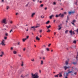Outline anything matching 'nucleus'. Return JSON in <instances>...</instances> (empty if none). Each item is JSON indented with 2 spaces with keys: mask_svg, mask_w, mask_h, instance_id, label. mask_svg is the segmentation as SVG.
<instances>
[{
  "mask_svg": "<svg viewBox=\"0 0 78 78\" xmlns=\"http://www.w3.org/2000/svg\"><path fill=\"white\" fill-rule=\"evenodd\" d=\"M17 45H20V42H18L17 43Z\"/></svg>",
  "mask_w": 78,
  "mask_h": 78,
  "instance_id": "17",
  "label": "nucleus"
},
{
  "mask_svg": "<svg viewBox=\"0 0 78 78\" xmlns=\"http://www.w3.org/2000/svg\"><path fill=\"white\" fill-rule=\"evenodd\" d=\"M5 39L6 40V39H7V37H4Z\"/></svg>",
  "mask_w": 78,
  "mask_h": 78,
  "instance_id": "62",
  "label": "nucleus"
},
{
  "mask_svg": "<svg viewBox=\"0 0 78 78\" xmlns=\"http://www.w3.org/2000/svg\"><path fill=\"white\" fill-rule=\"evenodd\" d=\"M65 78H68V77H67V76H65Z\"/></svg>",
  "mask_w": 78,
  "mask_h": 78,
  "instance_id": "64",
  "label": "nucleus"
},
{
  "mask_svg": "<svg viewBox=\"0 0 78 78\" xmlns=\"http://www.w3.org/2000/svg\"><path fill=\"white\" fill-rule=\"evenodd\" d=\"M22 70H21L19 72V73L20 74L21 73H22Z\"/></svg>",
  "mask_w": 78,
  "mask_h": 78,
  "instance_id": "23",
  "label": "nucleus"
},
{
  "mask_svg": "<svg viewBox=\"0 0 78 78\" xmlns=\"http://www.w3.org/2000/svg\"><path fill=\"white\" fill-rule=\"evenodd\" d=\"M69 13L70 15L72 14V12H69Z\"/></svg>",
  "mask_w": 78,
  "mask_h": 78,
  "instance_id": "34",
  "label": "nucleus"
},
{
  "mask_svg": "<svg viewBox=\"0 0 78 78\" xmlns=\"http://www.w3.org/2000/svg\"><path fill=\"white\" fill-rule=\"evenodd\" d=\"M55 17V15H52L49 16V18L50 19H52V17Z\"/></svg>",
  "mask_w": 78,
  "mask_h": 78,
  "instance_id": "6",
  "label": "nucleus"
},
{
  "mask_svg": "<svg viewBox=\"0 0 78 78\" xmlns=\"http://www.w3.org/2000/svg\"><path fill=\"white\" fill-rule=\"evenodd\" d=\"M29 38V36H27L26 37V39H28Z\"/></svg>",
  "mask_w": 78,
  "mask_h": 78,
  "instance_id": "45",
  "label": "nucleus"
},
{
  "mask_svg": "<svg viewBox=\"0 0 78 78\" xmlns=\"http://www.w3.org/2000/svg\"><path fill=\"white\" fill-rule=\"evenodd\" d=\"M28 5H29V3H28V4H27L25 6L27 7V6H28Z\"/></svg>",
  "mask_w": 78,
  "mask_h": 78,
  "instance_id": "33",
  "label": "nucleus"
},
{
  "mask_svg": "<svg viewBox=\"0 0 78 78\" xmlns=\"http://www.w3.org/2000/svg\"><path fill=\"white\" fill-rule=\"evenodd\" d=\"M36 40H38V41H39L40 40V38H39L37 36L36 37Z\"/></svg>",
  "mask_w": 78,
  "mask_h": 78,
  "instance_id": "9",
  "label": "nucleus"
},
{
  "mask_svg": "<svg viewBox=\"0 0 78 78\" xmlns=\"http://www.w3.org/2000/svg\"><path fill=\"white\" fill-rule=\"evenodd\" d=\"M39 26H37L35 27V28H38V27H39Z\"/></svg>",
  "mask_w": 78,
  "mask_h": 78,
  "instance_id": "36",
  "label": "nucleus"
},
{
  "mask_svg": "<svg viewBox=\"0 0 78 78\" xmlns=\"http://www.w3.org/2000/svg\"><path fill=\"white\" fill-rule=\"evenodd\" d=\"M62 76V74L60 75L59 76V77H61V76Z\"/></svg>",
  "mask_w": 78,
  "mask_h": 78,
  "instance_id": "52",
  "label": "nucleus"
},
{
  "mask_svg": "<svg viewBox=\"0 0 78 78\" xmlns=\"http://www.w3.org/2000/svg\"><path fill=\"white\" fill-rule=\"evenodd\" d=\"M73 43L74 44H76V40H75L73 41Z\"/></svg>",
  "mask_w": 78,
  "mask_h": 78,
  "instance_id": "19",
  "label": "nucleus"
},
{
  "mask_svg": "<svg viewBox=\"0 0 78 78\" xmlns=\"http://www.w3.org/2000/svg\"><path fill=\"white\" fill-rule=\"evenodd\" d=\"M51 44H49L48 45V47H50V45H51Z\"/></svg>",
  "mask_w": 78,
  "mask_h": 78,
  "instance_id": "53",
  "label": "nucleus"
},
{
  "mask_svg": "<svg viewBox=\"0 0 78 78\" xmlns=\"http://www.w3.org/2000/svg\"><path fill=\"white\" fill-rule=\"evenodd\" d=\"M13 53L14 54H17V51H13Z\"/></svg>",
  "mask_w": 78,
  "mask_h": 78,
  "instance_id": "12",
  "label": "nucleus"
},
{
  "mask_svg": "<svg viewBox=\"0 0 78 78\" xmlns=\"http://www.w3.org/2000/svg\"><path fill=\"white\" fill-rule=\"evenodd\" d=\"M8 9H9V7H8V6H7V7L6 9L8 10Z\"/></svg>",
  "mask_w": 78,
  "mask_h": 78,
  "instance_id": "56",
  "label": "nucleus"
},
{
  "mask_svg": "<svg viewBox=\"0 0 78 78\" xmlns=\"http://www.w3.org/2000/svg\"><path fill=\"white\" fill-rule=\"evenodd\" d=\"M71 72H72V71H69L68 73H71Z\"/></svg>",
  "mask_w": 78,
  "mask_h": 78,
  "instance_id": "43",
  "label": "nucleus"
},
{
  "mask_svg": "<svg viewBox=\"0 0 78 78\" xmlns=\"http://www.w3.org/2000/svg\"><path fill=\"white\" fill-rule=\"evenodd\" d=\"M68 31H69V30H66L65 32L66 34H67V32H68Z\"/></svg>",
  "mask_w": 78,
  "mask_h": 78,
  "instance_id": "22",
  "label": "nucleus"
},
{
  "mask_svg": "<svg viewBox=\"0 0 78 78\" xmlns=\"http://www.w3.org/2000/svg\"><path fill=\"white\" fill-rule=\"evenodd\" d=\"M41 18L42 19H43V18H44V16H41Z\"/></svg>",
  "mask_w": 78,
  "mask_h": 78,
  "instance_id": "29",
  "label": "nucleus"
},
{
  "mask_svg": "<svg viewBox=\"0 0 78 78\" xmlns=\"http://www.w3.org/2000/svg\"><path fill=\"white\" fill-rule=\"evenodd\" d=\"M76 21L75 20H74L71 22H73V23H75Z\"/></svg>",
  "mask_w": 78,
  "mask_h": 78,
  "instance_id": "13",
  "label": "nucleus"
},
{
  "mask_svg": "<svg viewBox=\"0 0 78 78\" xmlns=\"http://www.w3.org/2000/svg\"><path fill=\"white\" fill-rule=\"evenodd\" d=\"M21 66H23V62H22V64L21 65Z\"/></svg>",
  "mask_w": 78,
  "mask_h": 78,
  "instance_id": "42",
  "label": "nucleus"
},
{
  "mask_svg": "<svg viewBox=\"0 0 78 78\" xmlns=\"http://www.w3.org/2000/svg\"><path fill=\"white\" fill-rule=\"evenodd\" d=\"M46 27H47V29H49V28H50L51 27V26L49 25V26H47Z\"/></svg>",
  "mask_w": 78,
  "mask_h": 78,
  "instance_id": "8",
  "label": "nucleus"
},
{
  "mask_svg": "<svg viewBox=\"0 0 78 78\" xmlns=\"http://www.w3.org/2000/svg\"><path fill=\"white\" fill-rule=\"evenodd\" d=\"M71 23L72 25H74V26H75V23H74L71 22Z\"/></svg>",
  "mask_w": 78,
  "mask_h": 78,
  "instance_id": "21",
  "label": "nucleus"
},
{
  "mask_svg": "<svg viewBox=\"0 0 78 78\" xmlns=\"http://www.w3.org/2000/svg\"><path fill=\"white\" fill-rule=\"evenodd\" d=\"M43 47H46L47 46L45 45H43Z\"/></svg>",
  "mask_w": 78,
  "mask_h": 78,
  "instance_id": "40",
  "label": "nucleus"
},
{
  "mask_svg": "<svg viewBox=\"0 0 78 78\" xmlns=\"http://www.w3.org/2000/svg\"><path fill=\"white\" fill-rule=\"evenodd\" d=\"M76 73H77V72H75L74 73V75H76Z\"/></svg>",
  "mask_w": 78,
  "mask_h": 78,
  "instance_id": "63",
  "label": "nucleus"
},
{
  "mask_svg": "<svg viewBox=\"0 0 78 78\" xmlns=\"http://www.w3.org/2000/svg\"><path fill=\"white\" fill-rule=\"evenodd\" d=\"M62 26V24H60L58 26L59 28L58 29V30H61V29L62 28V27H61Z\"/></svg>",
  "mask_w": 78,
  "mask_h": 78,
  "instance_id": "4",
  "label": "nucleus"
},
{
  "mask_svg": "<svg viewBox=\"0 0 78 78\" xmlns=\"http://www.w3.org/2000/svg\"><path fill=\"white\" fill-rule=\"evenodd\" d=\"M10 23L11 24H12V21H11L10 22Z\"/></svg>",
  "mask_w": 78,
  "mask_h": 78,
  "instance_id": "47",
  "label": "nucleus"
},
{
  "mask_svg": "<svg viewBox=\"0 0 78 78\" xmlns=\"http://www.w3.org/2000/svg\"><path fill=\"white\" fill-rule=\"evenodd\" d=\"M46 50H47V51H49V50H49V48H47Z\"/></svg>",
  "mask_w": 78,
  "mask_h": 78,
  "instance_id": "39",
  "label": "nucleus"
},
{
  "mask_svg": "<svg viewBox=\"0 0 78 78\" xmlns=\"http://www.w3.org/2000/svg\"><path fill=\"white\" fill-rule=\"evenodd\" d=\"M71 12H72V14H74V13H75V11Z\"/></svg>",
  "mask_w": 78,
  "mask_h": 78,
  "instance_id": "41",
  "label": "nucleus"
},
{
  "mask_svg": "<svg viewBox=\"0 0 78 78\" xmlns=\"http://www.w3.org/2000/svg\"><path fill=\"white\" fill-rule=\"evenodd\" d=\"M21 77H22V78H25V76H22V75L21 76Z\"/></svg>",
  "mask_w": 78,
  "mask_h": 78,
  "instance_id": "50",
  "label": "nucleus"
},
{
  "mask_svg": "<svg viewBox=\"0 0 78 78\" xmlns=\"http://www.w3.org/2000/svg\"><path fill=\"white\" fill-rule=\"evenodd\" d=\"M50 31H51V30L49 29H48V30L47 31V32L48 33H49V32H50Z\"/></svg>",
  "mask_w": 78,
  "mask_h": 78,
  "instance_id": "25",
  "label": "nucleus"
},
{
  "mask_svg": "<svg viewBox=\"0 0 78 78\" xmlns=\"http://www.w3.org/2000/svg\"><path fill=\"white\" fill-rule=\"evenodd\" d=\"M73 63L74 65H76V64H77V62H73Z\"/></svg>",
  "mask_w": 78,
  "mask_h": 78,
  "instance_id": "16",
  "label": "nucleus"
},
{
  "mask_svg": "<svg viewBox=\"0 0 78 78\" xmlns=\"http://www.w3.org/2000/svg\"><path fill=\"white\" fill-rule=\"evenodd\" d=\"M26 40H27V38H23V41L25 42Z\"/></svg>",
  "mask_w": 78,
  "mask_h": 78,
  "instance_id": "11",
  "label": "nucleus"
},
{
  "mask_svg": "<svg viewBox=\"0 0 78 78\" xmlns=\"http://www.w3.org/2000/svg\"><path fill=\"white\" fill-rule=\"evenodd\" d=\"M77 56H78V52L77 53V55L76 56V59H78V57Z\"/></svg>",
  "mask_w": 78,
  "mask_h": 78,
  "instance_id": "55",
  "label": "nucleus"
},
{
  "mask_svg": "<svg viewBox=\"0 0 78 78\" xmlns=\"http://www.w3.org/2000/svg\"><path fill=\"white\" fill-rule=\"evenodd\" d=\"M0 57H2V56H3V55L2 54V55H0Z\"/></svg>",
  "mask_w": 78,
  "mask_h": 78,
  "instance_id": "61",
  "label": "nucleus"
},
{
  "mask_svg": "<svg viewBox=\"0 0 78 78\" xmlns=\"http://www.w3.org/2000/svg\"><path fill=\"white\" fill-rule=\"evenodd\" d=\"M44 6V5L43 4H41L40 5V6L41 7H43V6Z\"/></svg>",
  "mask_w": 78,
  "mask_h": 78,
  "instance_id": "37",
  "label": "nucleus"
},
{
  "mask_svg": "<svg viewBox=\"0 0 78 78\" xmlns=\"http://www.w3.org/2000/svg\"><path fill=\"white\" fill-rule=\"evenodd\" d=\"M53 5H56V2H54L53 3Z\"/></svg>",
  "mask_w": 78,
  "mask_h": 78,
  "instance_id": "48",
  "label": "nucleus"
},
{
  "mask_svg": "<svg viewBox=\"0 0 78 78\" xmlns=\"http://www.w3.org/2000/svg\"><path fill=\"white\" fill-rule=\"evenodd\" d=\"M67 14V12H64V14Z\"/></svg>",
  "mask_w": 78,
  "mask_h": 78,
  "instance_id": "58",
  "label": "nucleus"
},
{
  "mask_svg": "<svg viewBox=\"0 0 78 78\" xmlns=\"http://www.w3.org/2000/svg\"><path fill=\"white\" fill-rule=\"evenodd\" d=\"M61 15V13H60L59 15L56 14L55 16V17L56 18L59 17V16H60Z\"/></svg>",
  "mask_w": 78,
  "mask_h": 78,
  "instance_id": "5",
  "label": "nucleus"
},
{
  "mask_svg": "<svg viewBox=\"0 0 78 78\" xmlns=\"http://www.w3.org/2000/svg\"><path fill=\"white\" fill-rule=\"evenodd\" d=\"M66 66H67V65H68V62L66 61Z\"/></svg>",
  "mask_w": 78,
  "mask_h": 78,
  "instance_id": "30",
  "label": "nucleus"
},
{
  "mask_svg": "<svg viewBox=\"0 0 78 78\" xmlns=\"http://www.w3.org/2000/svg\"><path fill=\"white\" fill-rule=\"evenodd\" d=\"M41 53L42 54H43V53H44V51H41Z\"/></svg>",
  "mask_w": 78,
  "mask_h": 78,
  "instance_id": "51",
  "label": "nucleus"
},
{
  "mask_svg": "<svg viewBox=\"0 0 78 78\" xmlns=\"http://www.w3.org/2000/svg\"><path fill=\"white\" fill-rule=\"evenodd\" d=\"M5 35L6 36H8V33H6L5 34Z\"/></svg>",
  "mask_w": 78,
  "mask_h": 78,
  "instance_id": "24",
  "label": "nucleus"
},
{
  "mask_svg": "<svg viewBox=\"0 0 78 78\" xmlns=\"http://www.w3.org/2000/svg\"><path fill=\"white\" fill-rule=\"evenodd\" d=\"M26 49L25 48H24L23 49V51H25Z\"/></svg>",
  "mask_w": 78,
  "mask_h": 78,
  "instance_id": "59",
  "label": "nucleus"
},
{
  "mask_svg": "<svg viewBox=\"0 0 78 78\" xmlns=\"http://www.w3.org/2000/svg\"><path fill=\"white\" fill-rule=\"evenodd\" d=\"M69 16H68L67 17V20H69Z\"/></svg>",
  "mask_w": 78,
  "mask_h": 78,
  "instance_id": "54",
  "label": "nucleus"
},
{
  "mask_svg": "<svg viewBox=\"0 0 78 78\" xmlns=\"http://www.w3.org/2000/svg\"><path fill=\"white\" fill-rule=\"evenodd\" d=\"M31 28H34V29H35V27H34H34H31Z\"/></svg>",
  "mask_w": 78,
  "mask_h": 78,
  "instance_id": "38",
  "label": "nucleus"
},
{
  "mask_svg": "<svg viewBox=\"0 0 78 78\" xmlns=\"http://www.w3.org/2000/svg\"><path fill=\"white\" fill-rule=\"evenodd\" d=\"M18 56H19V57H21V55L19 54Z\"/></svg>",
  "mask_w": 78,
  "mask_h": 78,
  "instance_id": "60",
  "label": "nucleus"
},
{
  "mask_svg": "<svg viewBox=\"0 0 78 78\" xmlns=\"http://www.w3.org/2000/svg\"><path fill=\"white\" fill-rule=\"evenodd\" d=\"M31 75L32 78H38L39 76L37 75V73H36L35 74H34L33 73H32Z\"/></svg>",
  "mask_w": 78,
  "mask_h": 78,
  "instance_id": "1",
  "label": "nucleus"
},
{
  "mask_svg": "<svg viewBox=\"0 0 78 78\" xmlns=\"http://www.w3.org/2000/svg\"><path fill=\"white\" fill-rule=\"evenodd\" d=\"M1 53H2V55H4V52L3 51H2V52H1Z\"/></svg>",
  "mask_w": 78,
  "mask_h": 78,
  "instance_id": "57",
  "label": "nucleus"
},
{
  "mask_svg": "<svg viewBox=\"0 0 78 78\" xmlns=\"http://www.w3.org/2000/svg\"><path fill=\"white\" fill-rule=\"evenodd\" d=\"M43 63H44V62H43V61L42 60L41 62V64H43Z\"/></svg>",
  "mask_w": 78,
  "mask_h": 78,
  "instance_id": "28",
  "label": "nucleus"
},
{
  "mask_svg": "<svg viewBox=\"0 0 78 78\" xmlns=\"http://www.w3.org/2000/svg\"><path fill=\"white\" fill-rule=\"evenodd\" d=\"M58 75H55V76H55V77H58Z\"/></svg>",
  "mask_w": 78,
  "mask_h": 78,
  "instance_id": "27",
  "label": "nucleus"
},
{
  "mask_svg": "<svg viewBox=\"0 0 78 78\" xmlns=\"http://www.w3.org/2000/svg\"><path fill=\"white\" fill-rule=\"evenodd\" d=\"M1 44L2 45L5 46L6 44H5V40H3L2 41V42Z\"/></svg>",
  "mask_w": 78,
  "mask_h": 78,
  "instance_id": "3",
  "label": "nucleus"
},
{
  "mask_svg": "<svg viewBox=\"0 0 78 78\" xmlns=\"http://www.w3.org/2000/svg\"><path fill=\"white\" fill-rule=\"evenodd\" d=\"M42 30H40V33H42Z\"/></svg>",
  "mask_w": 78,
  "mask_h": 78,
  "instance_id": "32",
  "label": "nucleus"
},
{
  "mask_svg": "<svg viewBox=\"0 0 78 78\" xmlns=\"http://www.w3.org/2000/svg\"><path fill=\"white\" fill-rule=\"evenodd\" d=\"M11 32H12V29H11V30L10 31V33H11Z\"/></svg>",
  "mask_w": 78,
  "mask_h": 78,
  "instance_id": "49",
  "label": "nucleus"
},
{
  "mask_svg": "<svg viewBox=\"0 0 78 78\" xmlns=\"http://www.w3.org/2000/svg\"><path fill=\"white\" fill-rule=\"evenodd\" d=\"M64 68L65 69V70H66V69H68V68H70V67L68 66L67 67L66 66H64Z\"/></svg>",
  "mask_w": 78,
  "mask_h": 78,
  "instance_id": "7",
  "label": "nucleus"
},
{
  "mask_svg": "<svg viewBox=\"0 0 78 78\" xmlns=\"http://www.w3.org/2000/svg\"><path fill=\"white\" fill-rule=\"evenodd\" d=\"M35 14H36V13H33L31 15V17H33L35 15Z\"/></svg>",
  "mask_w": 78,
  "mask_h": 78,
  "instance_id": "10",
  "label": "nucleus"
},
{
  "mask_svg": "<svg viewBox=\"0 0 78 78\" xmlns=\"http://www.w3.org/2000/svg\"><path fill=\"white\" fill-rule=\"evenodd\" d=\"M66 76H68V75H69V73H66Z\"/></svg>",
  "mask_w": 78,
  "mask_h": 78,
  "instance_id": "46",
  "label": "nucleus"
},
{
  "mask_svg": "<svg viewBox=\"0 0 78 78\" xmlns=\"http://www.w3.org/2000/svg\"><path fill=\"white\" fill-rule=\"evenodd\" d=\"M50 23V21H48L47 22H46V24H48V23Z\"/></svg>",
  "mask_w": 78,
  "mask_h": 78,
  "instance_id": "18",
  "label": "nucleus"
},
{
  "mask_svg": "<svg viewBox=\"0 0 78 78\" xmlns=\"http://www.w3.org/2000/svg\"><path fill=\"white\" fill-rule=\"evenodd\" d=\"M6 19H4L2 21V22L3 23H5V24H6Z\"/></svg>",
  "mask_w": 78,
  "mask_h": 78,
  "instance_id": "2",
  "label": "nucleus"
},
{
  "mask_svg": "<svg viewBox=\"0 0 78 78\" xmlns=\"http://www.w3.org/2000/svg\"><path fill=\"white\" fill-rule=\"evenodd\" d=\"M10 50H13V47H11V48H10Z\"/></svg>",
  "mask_w": 78,
  "mask_h": 78,
  "instance_id": "35",
  "label": "nucleus"
},
{
  "mask_svg": "<svg viewBox=\"0 0 78 78\" xmlns=\"http://www.w3.org/2000/svg\"><path fill=\"white\" fill-rule=\"evenodd\" d=\"M75 31H76L77 33H78V28L76 29V30H75Z\"/></svg>",
  "mask_w": 78,
  "mask_h": 78,
  "instance_id": "31",
  "label": "nucleus"
},
{
  "mask_svg": "<svg viewBox=\"0 0 78 78\" xmlns=\"http://www.w3.org/2000/svg\"><path fill=\"white\" fill-rule=\"evenodd\" d=\"M74 4H76V5H77V1H76V2H75Z\"/></svg>",
  "mask_w": 78,
  "mask_h": 78,
  "instance_id": "44",
  "label": "nucleus"
},
{
  "mask_svg": "<svg viewBox=\"0 0 78 78\" xmlns=\"http://www.w3.org/2000/svg\"><path fill=\"white\" fill-rule=\"evenodd\" d=\"M13 29H16V28H17V27H16V26H14L13 27Z\"/></svg>",
  "mask_w": 78,
  "mask_h": 78,
  "instance_id": "14",
  "label": "nucleus"
},
{
  "mask_svg": "<svg viewBox=\"0 0 78 78\" xmlns=\"http://www.w3.org/2000/svg\"><path fill=\"white\" fill-rule=\"evenodd\" d=\"M64 16V14H62L61 16H60V17H63Z\"/></svg>",
  "mask_w": 78,
  "mask_h": 78,
  "instance_id": "20",
  "label": "nucleus"
},
{
  "mask_svg": "<svg viewBox=\"0 0 78 78\" xmlns=\"http://www.w3.org/2000/svg\"><path fill=\"white\" fill-rule=\"evenodd\" d=\"M31 61H33V62H34V59L33 58H32L31 60Z\"/></svg>",
  "mask_w": 78,
  "mask_h": 78,
  "instance_id": "26",
  "label": "nucleus"
},
{
  "mask_svg": "<svg viewBox=\"0 0 78 78\" xmlns=\"http://www.w3.org/2000/svg\"><path fill=\"white\" fill-rule=\"evenodd\" d=\"M69 33H70V34L72 36V33H73V32H72V31L71 30V31H69Z\"/></svg>",
  "mask_w": 78,
  "mask_h": 78,
  "instance_id": "15",
  "label": "nucleus"
}]
</instances>
